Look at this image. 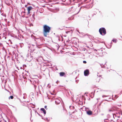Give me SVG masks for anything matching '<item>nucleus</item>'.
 I'll return each instance as SVG.
<instances>
[{
	"label": "nucleus",
	"mask_w": 122,
	"mask_h": 122,
	"mask_svg": "<svg viewBox=\"0 0 122 122\" xmlns=\"http://www.w3.org/2000/svg\"><path fill=\"white\" fill-rule=\"evenodd\" d=\"M89 71L88 70H86L84 71V75L85 76H87L89 74Z\"/></svg>",
	"instance_id": "20e7f679"
},
{
	"label": "nucleus",
	"mask_w": 122,
	"mask_h": 122,
	"mask_svg": "<svg viewBox=\"0 0 122 122\" xmlns=\"http://www.w3.org/2000/svg\"><path fill=\"white\" fill-rule=\"evenodd\" d=\"M13 97L12 96H10V97H9V99H10V98L11 99H12L13 98Z\"/></svg>",
	"instance_id": "1a4fd4ad"
},
{
	"label": "nucleus",
	"mask_w": 122,
	"mask_h": 122,
	"mask_svg": "<svg viewBox=\"0 0 122 122\" xmlns=\"http://www.w3.org/2000/svg\"><path fill=\"white\" fill-rule=\"evenodd\" d=\"M87 114L89 115H91L92 113V112L90 110H89L86 111Z\"/></svg>",
	"instance_id": "423d86ee"
},
{
	"label": "nucleus",
	"mask_w": 122,
	"mask_h": 122,
	"mask_svg": "<svg viewBox=\"0 0 122 122\" xmlns=\"http://www.w3.org/2000/svg\"><path fill=\"white\" fill-rule=\"evenodd\" d=\"M51 27L47 25H44L43 27V33L45 37L47 36L51 30Z\"/></svg>",
	"instance_id": "f257e3e1"
},
{
	"label": "nucleus",
	"mask_w": 122,
	"mask_h": 122,
	"mask_svg": "<svg viewBox=\"0 0 122 122\" xmlns=\"http://www.w3.org/2000/svg\"><path fill=\"white\" fill-rule=\"evenodd\" d=\"M25 7L27 8V10L28 12L27 13V15H28L30 14V11L31 10L33 9L32 7L31 6H29V7H27L26 5H25Z\"/></svg>",
	"instance_id": "7ed1b4c3"
},
{
	"label": "nucleus",
	"mask_w": 122,
	"mask_h": 122,
	"mask_svg": "<svg viewBox=\"0 0 122 122\" xmlns=\"http://www.w3.org/2000/svg\"><path fill=\"white\" fill-rule=\"evenodd\" d=\"M112 41L115 43H116L117 42V40L116 39H114Z\"/></svg>",
	"instance_id": "9d476101"
},
{
	"label": "nucleus",
	"mask_w": 122,
	"mask_h": 122,
	"mask_svg": "<svg viewBox=\"0 0 122 122\" xmlns=\"http://www.w3.org/2000/svg\"><path fill=\"white\" fill-rule=\"evenodd\" d=\"M118 96H117V95H116L115 96V98L116 99L117 98H118Z\"/></svg>",
	"instance_id": "9b49d317"
},
{
	"label": "nucleus",
	"mask_w": 122,
	"mask_h": 122,
	"mask_svg": "<svg viewBox=\"0 0 122 122\" xmlns=\"http://www.w3.org/2000/svg\"><path fill=\"white\" fill-rule=\"evenodd\" d=\"M41 110L43 111V113L45 114L46 113V112L44 108H41Z\"/></svg>",
	"instance_id": "6e6552de"
},
{
	"label": "nucleus",
	"mask_w": 122,
	"mask_h": 122,
	"mask_svg": "<svg viewBox=\"0 0 122 122\" xmlns=\"http://www.w3.org/2000/svg\"><path fill=\"white\" fill-rule=\"evenodd\" d=\"M66 27V28H69V27Z\"/></svg>",
	"instance_id": "dca6fc26"
},
{
	"label": "nucleus",
	"mask_w": 122,
	"mask_h": 122,
	"mask_svg": "<svg viewBox=\"0 0 122 122\" xmlns=\"http://www.w3.org/2000/svg\"><path fill=\"white\" fill-rule=\"evenodd\" d=\"M59 74L60 76H64L65 75V73L63 72H60V73Z\"/></svg>",
	"instance_id": "0eeeda50"
},
{
	"label": "nucleus",
	"mask_w": 122,
	"mask_h": 122,
	"mask_svg": "<svg viewBox=\"0 0 122 122\" xmlns=\"http://www.w3.org/2000/svg\"><path fill=\"white\" fill-rule=\"evenodd\" d=\"M47 106H45L44 107V108L46 109H47Z\"/></svg>",
	"instance_id": "ddd939ff"
},
{
	"label": "nucleus",
	"mask_w": 122,
	"mask_h": 122,
	"mask_svg": "<svg viewBox=\"0 0 122 122\" xmlns=\"http://www.w3.org/2000/svg\"><path fill=\"white\" fill-rule=\"evenodd\" d=\"M66 0H62V1L63 2H64Z\"/></svg>",
	"instance_id": "4468645a"
},
{
	"label": "nucleus",
	"mask_w": 122,
	"mask_h": 122,
	"mask_svg": "<svg viewBox=\"0 0 122 122\" xmlns=\"http://www.w3.org/2000/svg\"><path fill=\"white\" fill-rule=\"evenodd\" d=\"M83 63H86V62L85 61H83Z\"/></svg>",
	"instance_id": "f8f14e48"
},
{
	"label": "nucleus",
	"mask_w": 122,
	"mask_h": 122,
	"mask_svg": "<svg viewBox=\"0 0 122 122\" xmlns=\"http://www.w3.org/2000/svg\"><path fill=\"white\" fill-rule=\"evenodd\" d=\"M61 102L60 101L57 99L56 100L55 102L56 104H58L60 103Z\"/></svg>",
	"instance_id": "39448f33"
},
{
	"label": "nucleus",
	"mask_w": 122,
	"mask_h": 122,
	"mask_svg": "<svg viewBox=\"0 0 122 122\" xmlns=\"http://www.w3.org/2000/svg\"><path fill=\"white\" fill-rule=\"evenodd\" d=\"M109 111H110H110H112V110H109Z\"/></svg>",
	"instance_id": "2eb2a0df"
},
{
	"label": "nucleus",
	"mask_w": 122,
	"mask_h": 122,
	"mask_svg": "<svg viewBox=\"0 0 122 122\" xmlns=\"http://www.w3.org/2000/svg\"><path fill=\"white\" fill-rule=\"evenodd\" d=\"M99 31L101 35L103 36L105 35L106 33V30L104 28H101L99 30Z\"/></svg>",
	"instance_id": "f03ea898"
}]
</instances>
